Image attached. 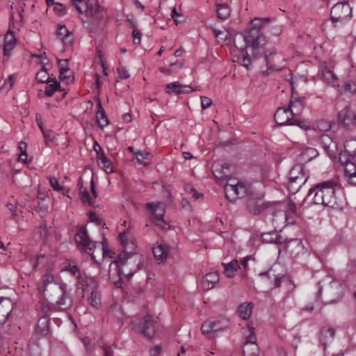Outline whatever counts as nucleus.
<instances>
[{"label":"nucleus","mask_w":356,"mask_h":356,"mask_svg":"<svg viewBox=\"0 0 356 356\" xmlns=\"http://www.w3.org/2000/svg\"><path fill=\"white\" fill-rule=\"evenodd\" d=\"M16 44V39L14 33L8 31L4 37L3 53L4 56H9Z\"/></svg>","instance_id":"2f4dec72"},{"label":"nucleus","mask_w":356,"mask_h":356,"mask_svg":"<svg viewBox=\"0 0 356 356\" xmlns=\"http://www.w3.org/2000/svg\"><path fill=\"white\" fill-rule=\"evenodd\" d=\"M42 134L47 145H48L49 143L52 142L55 138V136L52 132L42 130Z\"/></svg>","instance_id":"864d4df0"},{"label":"nucleus","mask_w":356,"mask_h":356,"mask_svg":"<svg viewBox=\"0 0 356 356\" xmlns=\"http://www.w3.org/2000/svg\"><path fill=\"white\" fill-rule=\"evenodd\" d=\"M280 209L275 210L273 213L272 222L275 228L284 227L287 224L289 214L286 211V204H282Z\"/></svg>","instance_id":"412c9836"},{"label":"nucleus","mask_w":356,"mask_h":356,"mask_svg":"<svg viewBox=\"0 0 356 356\" xmlns=\"http://www.w3.org/2000/svg\"><path fill=\"white\" fill-rule=\"evenodd\" d=\"M270 206L267 202L262 200V195L255 197L253 195L247 200V208L248 211L253 215H259L266 211Z\"/></svg>","instance_id":"ddd939ff"},{"label":"nucleus","mask_w":356,"mask_h":356,"mask_svg":"<svg viewBox=\"0 0 356 356\" xmlns=\"http://www.w3.org/2000/svg\"><path fill=\"white\" fill-rule=\"evenodd\" d=\"M49 323L48 316H42L40 317L35 327L36 332L42 336L47 335L49 333Z\"/></svg>","instance_id":"f704fd0d"},{"label":"nucleus","mask_w":356,"mask_h":356,"mask_svg":"<svg viewBox=\"0 0 356 356\" xmlns=\"http://www.w3.org/2000/svg\"><path fill=\"white\" fill-rule=\"evenodd\" d=\"M146 208L152 213L156 225L161 229H166L167 223L163 219L165 215L164 204L160 202L156 203L149 202L146 204Z\"/></svg>","instance_id":"f8f14e48"},{"label":"nucleus","mask_w":356,"mask_h":356,"mask_svg":"<svg viewBox=\"0 0 356 356\" xmlns=\"http://www.w3.org/2000/svg\"><path fill=\"white\" fill-rule=\"evenodd\" d=\"M99 165L107 173L110 174L113 172L111 161L108 159L105 154H99V158L97 159Z\"/></svg>","instance_id":"58836bf2"},{"label":"nucleus","mask_w":356,"mask_h":356,"mask_svg":"<svg viewBox=\"0 0 356 356\" xmlns=\"http://www.w3.org/2000/svg\"><path fill=\"white\" fill-rule=\"evenodd\" d=\"M224 267V274L227 277H233L238 268H240L237 260H232L228 264H222Z\"/></svg>","instance_id":"4c0bfd02"},{"label":"nucleus","mask_w":356,"mask_h":356,"mask_svg":"<svg viewBox=\"0 0 356 356\" xmlns=\"http://www.w3.org/2000/svg\"><path fill=\"white\" fill-rule=\"evenodd\" d=\"M132 323L135 328L138 329L143 336L149 339L153 338L156 321H154L150 315H146L141 323H138L136 319H134Z\"/></svg>","instance_id":"9b49d317"},{"label":"nucleus","mask_w":356,"mask_h":356,"mask_svg":"<svg viewBox=\"0 0 356 356\" xmlns=\"http://www.w3.org/2000/svg\"><path fill=\"white\" fill-rule=\"evenodd\" d=\"M224 190L225 196L229 201H234L238 198L243 197L247 193V188L244 184L224 186Z\"/></svg>","instance_id":"f3484780"},{"label":"nucleus","mask_w":356,"mask_h":356,"mask_svg":"<svg viewBox=\"0 0 356 356\" xmlns=\"http://www.w3.org/2000/svg\"><path fill=\"white\" fill-rule=\"evenodd\" d=\"M67 284H65L60 288V291H56L53 293L54 297L58 296L60 298L56 301V305L60 310H66L72 305V300L66 293Z\"/></svg>","instance_id":"6ab92c4d"},{"label":"nucleus","mask_w":356,"mask_h":356,"mask_svg":"<svg viewBox=\"0 0 356 356\" xmlns=\"http://www.w3.org/2000/svg\"><path fill=\"white\" fill-rule=\"evenodd\" d=\"M99 346L104 350V356H113V350L110 347L104 345L102 342H99Z\"/></svg>","instance_id":"052dcab7"},{"label":"nucleus","mask_w":356,"mask_h":356,"mask_svg":"<svg viewBox=\"0 0 356 356\" xmlns=\"http://www.w3.org/2000/svg\"><path fill=\"white\" fill-rule=\"evenodd\" d=\"M308 175L305 172V167L302 164L295 165L289 173L287 188L290 193H296L305 184Z\"/></svg>","instance_id":"0eeeda50"},{"label":"nucleus","mask_w":356,"mask_h":356,"mask_svg":"<svg viewBox=\"0 0 356 356\" xmlns=\"http://www.w3.org/2000/svg\"><path fill=\"white\" fill-rule=\"evenodd\" d=\"M217 7L216 14L218 17L224 20L227 19L229 17L231 13V9L229 6L225 3H221L218 4Z\"/></svg>","instance_id":"79ce46f5"},{"label":"nucleus","mask_w":356,"mask_h":356,"mask_svg":"<svg viewBox=\"0 0 356 356\" xmlns=\"http://www.w3.org/2000/svg\"><path fill=\"white\" fill-rule=\"evenodd\" d=\"M74 240L78 248L81 252L90 254L91 259L98 265L100 264V263L95 259V255L94 252H92L95 248L96 243L89 238L85 227L81 226L78 228L74 236Z\"/></svg>","instance_id":"423d86ee"},{"label":"nucleus","mask_w":356,"mask_h":356,"mask_svg":"<svg viewBox=\"0 0 356 356\" xmlns=\"http://www.w3.org/2000/svg\"><path fill=\"white\" fill-rule=\"evenodd\" d=\"M305 200L315 204L334 207L337 201L336 183L326 181L315 185L309 190Z\"/></svg>","instance_id":"7ed1b4c3"},{"label":"nucleus","mask_w":356,"mask_h":356,"mask_svg":"<svg viewBox=\"0 0 356 356\" xmlns=\"http://www.w3.org/2000/svg\"><path fill=\"white\" fill-rule=\"evenodd\" d=\"M200 99H201V107L202 109H207L211 106L212 100L210 98H209L207 97L202 96L200 97Z\"/></svg>","instance_id":"6e6d98bb"},{"label":"nucleus","mask_w":356,"mask_h":356,"mask_svg":"<svg viewBox=\"0 0 356 356\" xmlns=\"http://www.w3.org/2000/svg\"><path fill=\"white\" fill-rule=\"evenodd\" d=\"M40 309L43 313V316H47L48 312L51 310V306L46 302H41Z\"/></svg>","instance_id":"69168bd1"},{"label":"nucleus","mask_w":356,"mask_h":356,"mask_svg":"<svg viewBox=\"0 0 356 356\" xmlns=\"http://www.w3.org/2000/svg\"><path fill=\"white\" fill-rule=\"evenodd\" d=\"M98 111L96 113V118L99 126L103 129L108 124V120L106 115L105 111H104L100 101L97 103Z\"/></svg>","instance_id":"ea45409f"},{"label":"nucleus","mask_w":356,"mask_h":356,"mask_svg":"<svg viewBox=\"0 0 356 356\" xmlns=\"http://www.w3.org/2000/svg\"><path fill=\"white\" fill-rule=\"evenodd\" d=\"M338 122L348 129L356 127V114L350 107L346 106L338 114Z\"/></svg>","instance_id":"4468645a"},{"label":"nucleus","mask_w":356,"mask_h":356,"mask_svg":"<svg viewBox=\"0 0 356 356\" xmlns=\"http://www.w3.org/2000/svg\"><path fill=\"white\" fill-rule=\"evenodd\" d=\"M79 191L81 193V199L84 203H87L89 205L92 204V199L90 196L86 188H83V181H79Z\"/></svg>","instance_id":"a18cd8bd"},{"label":"nucleus","mask_w":356,"mask_h":356,"mask_svg":"<svg viewBox=\"0 0 356 356\" xmlns=\"http://www.w3.org/2000/svg\"><path fill=\"white\" fill-rule=\"evenodd\" d=\"M212 322V327L213 333L222 331L229 325V320L225 317H220L218 319L211 320Z\"/></svg>","instance_id":"a19ab883"},{"label":"nucleus","mask_w":356,"mask_h":356,"mask_svg":"<svg viewBox=\"0 0 356 356\" xmlns=\"http://www.w3.org/2000/svg\"><path fill=\"white\" fill-rule=\"evenodd\" d=\"M286 250L293 259L299 258L306 252L302 241L298 239H293L289 241L286 245Z\"/></svg>","instance_id":"aec40b11"},{"label":"nucleus","mask_w":356,"mask_h":356,"mask_svg":"<svg viewBox=\"0 0 356 356\" xmlns=\"http://www.w3.org/2000/svg\"><path fill=\"white\" fill-rule=\"evenodd\" d=\"M141 33L138 31L137 29H134L133 33H132V36H133V39H134V42L135 44H140V41H141Z\"/></svg>","instance_id":"e2e57ef3"},{"label":"nucleus","mask_w":356,"mask_h":356,"mask_svg":"<svg viewBox=\"0 0 356 356\" xmlns=\"http://www.w3.org/2000/svg\"><path fill=\"white\" fill-rule=\"evenodd\" d=\"M226 181L224 186H231L232 185H239L243 184L242 182L238 181L232 175L229 176L227 179L225 180Z\"/></svg>","instance_id":"bf43d9fd"},{"label":"nucleus","mask_w":356,"mask_h":356,"mask_svg":"<svg viewBox=\"0 0 356 356\" xmlns=\"http://www.w3.org/2000/svg\"><path fill=\"white\" fill-rule=\"evenodd\" d=\"M170 16L173 19V20L175 21V22L176 23V24H178V22H179V17H181V14L178 13L176 8H174L172 11H171V13H170Z\"/></svg>","instance_id":"338daca9"},{"label":"nucleus","mask_w":356,"mask_h":356,"mask_svg":"<svg viewBox=\"0 0 356 356\" xmlns=\"http://www.w3.org/2000/svg\"><path fill=\"white\" fill-rule=\"evenodd\" d=\"M59 71L60 74L64 72H69V68L67 67V60H58Z\"/></svg>","instance_id":"13d9d810"},{"label":"nucleus","mask_w":356,"mask_h":356,"mask_svg":"<svg viewBox=\"0 0 356 356\" xmlns=\"http://www.w3.org/2000/svg\"><path fill=\"white\" fill-rule=\"evenodd\" d=\"M65 284L56 279L51 272L47 271L42 277V285L38 288V290L44 296L51 298L54 295L53 293L56 291H60V288Z\"/></svg>","instance_id":"6e6552de"},{"label":"nucleus","mask_w":356,"mask_h":356,"mask_svg":"<svg viewBox=\"0 0 356 356\" xmlns=\"http://www.w3.org/2000/svg\"><path fill=\"white\" fill-rule=\"evenodd\" d=\"M36 79L38 82L45 83L51 80L48 76V74L45 68H42L36 74Z\"/></svg>","instance_id":"de8ad7c7"},{"label":"nucleus","mask_w":356,"mask_h":356,"mask_svg":"<svg viewBox=\"0 0 356 356\" xmlns=\"http://www.w3.org/2000/svg\"><path fill=\"white\" fill-rule=\"evenodd\" d=\"M245 42L244 46L238 47L235 42L236 48L241 50L248 49L250 52L252 58H259L264 56L266 65L267 67L273 70H278L279 68L273 65L272 63L275 59L272 56H277V51L274 47L266 49L265 47L267 44L266 36L263 33H257L255 31L252 32V34H245L243 37Z\"/></svg>","instance_id":"f257e3e1"},{"label":"nucleus","mask_w":356,"mask_h":356,"mask_svg":"<svg viewBox=\"0 0 356 356\" xmlns=\"http://www.w3.org/2000/svg\"><path fill=\"white\" fill-rule=\"evenodd\" d=\"M57 35L66 44L71 45L73 42V36L65 25H58Z\"/></svg>","instance_id":"72a5a7b5"},{"label":"nucleus","mask_w":356,"mask_h":356,"mask_svg":"<svg viewBox=\"0 0 356 356\" xmlns=\"http://www.w3.org/2000/svg\"><path fill=\"white\" fill-rule=\"evenodd\" d=\"M259 277L261 279H264V278L270 279V278L273 277V280L270 281V282L269 287L270 289L280 287L282 282L284 280L283 275H281V274L275 275L274 273H273L272 269H270L267 271L261 273L259 274Z\"/></svg>","instance_id":"bb28decb"},{"label":"nucleus","mask_w":356,"mask_h":356,"mask_svg":"<svg viewBox=\"0 0 356 356\" xmlns=\"http://www.w3.org/2000/svg\"><path fill=\"white\" fill-rule=\"evenodd\" d=\"M331 19L335 26L348 21L352 16V8L348 2L337 3L331 9Z\"/></svg>","instance_id":"1a4fd4ad"},{"label":"nucleus","mask_w":356,"mask_h":356,"mask_svg":"<svg viewBox=\"0 0 356 356\" xmlns=\"http://www.w3.org/2000/svg\"><path fill=\"white\" fill-rule=\"evenodd\" d=\"M77 11L83 15L84 23L91 19H99L102 17V10L97 0H71Z\"/></svg>","instance_id":"39448f33"},{"label":"nucleus","mask_w":356,"mask_h":356,"mask_svg":"<svg viewBox=\"0 0 356 356\" xmlns=\"http://www.w3.org/2000/svg\"><path fill=\"white\" fill-rule=\"evenodd\" d=\"M169 248L165 244H159L153 248L152 252L156 261L163 263L168 258Z\"/></svg>","instance_id":"c85d7f7f"},{"label":"nucleus","mask_w":356,"mask_h":356,"mask_svg":"<svg viewBox=\"0 0 356 356\" xmlns=\"http://www.w3.org/2000/svg\"><path fill=\"white\" fill-rule=\"evenodd\" d=\"M319 285L318 297L321 294L323 289L330 296L334 298H339L342 296L343 289L341 284L330 276H327L321 280Z\"/></svg>","instance_id":"9d476101"},{"label":"nucleus","mask_w":356,"mask_h":356,"mask_svg":"<svg viewBox=\"0 0 356 356\" xmlns=\"http://www.w3.org/2000/svg\"><path fill=\"white\" fill-rule=\"evenodd\" d=\"M293 117V114L286 106L279 108L274 115L275 120L279 125H290Z\"/></svg>","instance_id":"4be33fe9"},{"label":"nucleus","mask_w":356,"mask_h":356,"mask_svg":"<svg viewBox=\"0 0 356 356\" xmlns=\"http://www.w3.org/2000/svg\"><path fill=\"white\" fill-rule=\"evenodd\" d=\"M288 109L293 116L300 115L305 108V99L292 94Z\"/></svg>","instance_id":"393cba45"},{"label":"nucleus","mask_w":356,"mask_h":356,"mask_svg":"<svg viewBox=\"0 0 356 356\" xmlns=\"http://www.w3.org/2000/svg\"><path fill=\"white\" fill-rule=\"evenodd\" d=\"M319 143L325 152V153L330 157L335 156L336 151H337V145L332 140L330 136L328 135L323 134L319 138Z\"/></svg>","instance_id":"b1692460"},{"label":"nucleus","mask_w":356,"mask_h":356,"mask_svg":"<svg viewBox=\"0 0 356 356\" xmlns=\"http://www.w3.org/2000/svg\"><path fill=\"white\" fill-rule=\"evenodd\" d=\"M335 331L330 326H324L322 327L320 333V341L325 349L326 346L330 343L334 337Z\"/></svg>","instance_id":"cd10ccee"},{"label":"nucleus","mask_w":356,"mask_h":356,"mask_svg":"<svg viewBox=\"0 0 356 356\" xmlns=\"http://www.w3.org/2000/svg\"><path fill=\"white\" fill-rule=\"evenodd\" d=\"M113 264L117 268L120 279L128 280L143 266L144 257L140 254L123 252L119 254L118 260L110 264V267Z\"/></svg>","instance_id":"20e7f679"},{"label":"nucleus","mask_w":356,"mask_h":356,"mask_svg":"<svg viewBox=\"0 0 356 356\" xmlns=\"http://www.w3.org/2000/svg\"><path fill=\"white\" fill-rule=\"evenodd\" d=\"M13 309V303L9 298H0V324H4Z\"/></svg>","instance_id":"5701e85b"},{"label":"nucleus","mask_w":356,"mask_h":356,"mask_svg":"<svg viewBox=\"0 0 356 356\" xmlns=\"http://www.w3.org/2000/svg\"><path fill=\"white\" fill-rule=\"evenodd\" d=\"M219 277L216 272H210L207 273L202 280V286L204 290L213 289L218 282Z\"/></svg>","instance_id":"7c9ffc66"},{"label":"nucleus","mask_w":356,"mask_h":356,"mask_svg":"<svg viewBox=\"0 0 356 356\" xmlns=\"http://www.w3.org/2000/svg\"><path fill=\"white\" fill-rule=\"evenodd\" d=\"M241 65L248 68L251 63V58L252 57L250 55V52H249L248 49L241 50Z\"/></svg>","instance_id":"49530a36"},{"label":"nucleus","mask_w":356,"mask_h":356,"mask_svg":"<svg viewBox=\"0 0 356 356\" xmlns=\"http://www.w3.org/2000/svg\"><path fill=\"white\" fill-rule=\"evenodd\" d=\"M14 81L13 76H10L8 79H6L3 84L0 87V90L4 92H7L10 90L13 87Z\"/></svg>","instance_id":"603ef678"},{"label":"nucleus","mask_w":356,"mask_h":356,"mask_svg":"<svg viewBox=\"0 0 356 356\" xmlns=\"http://www.w3.org/2000/svg\"><path fill=\"white\" fill-rule=\"evenodd\" d=\"M88 218L90 222H95L97 225H99L101 223L100 218L94 212L90 211L88 213Z\"/></svg>","instance_id":"0e129e2a"},{"label":"nucleus","mask_w":356,"mask_h":356,"mask_svg":"<svg viewBox=\"0 0 356 356\" xmlns=\"http://www.w3.org/2000/svg\"><path fill=\"white\" fill-rule=\"evenodd\" d=\"M224 190L225 196L229 201H234L238 198L243 197L247 193V188L244 184L224 186Z\"/></svg>","instance_id":"dca6fc26"},{"label":"nucleus","mask_w":356,"mask_h":356,"mask_svg":"<svg viewBox=\"0 0 356 356\" xmlns=\"http://www.w3.org/2000/svg\"><path fill=\"white\" fill-rule=\"evenodd\" d=\"M270 22V19L266 18H254L252 20L248 27V31L245 34H252V32L255 31L257 33H262L261 29L263 26Z\"/></svg>","instance_id":"c756f323"},{"label":"nucleus","mask_w":356,"mask_h":356,"mask_svg":"<svg viewBox=\"0 0 356 356\" xmlns=\"http://www.w3.org/2000/svg\"><path fill=\"white\" fill-rule=\"evenodd\" d=\"M290 125L298 126L303 130H308V129H310V128H311V126L308 123H307L305 121L300 120L299 119L292 120Z\"/></svg>","instance_id":"8fccbe9b"},{"label":"nucleus","mask_w":356,"mask_h":356,"mask_svg":"<svg viewBox=\"0 0 356 356\" xmlns=\"http://www.w3.org/2000/svg\"><path fill=\"white\" fill-rule=\"evenodd\" d=\"M161 353V346H156L150 349L151 356H158Z\"/></svg>","instance_id":"774afa93"},{"label":"nucleus","mask_w":356,"mask_h":356,"mask_svg":"<svg viewBox=\"0 0 356 356\" xmlns=\"http://www.w3.org/2000/svg\"><path fill=\"white\" fill-rule=\"evenodd\" d=\"M261 240L263 242L277 244H280L284 242L283 238L276 232H270L261 234Z\"/></svg>","instance_id":"c9c22d12"},{"label":"nucleus","mask_w":356,"mask_h":356,"mask_svg":"<svg viewBox=\"0 0 356 356\" xmlns=\"http://www.w3.org/2000/svg\"><path fill=\"white\" fill-rule=\"evenodd\" d=\"M193 91L190 86L182 85L178 82H173L165 86V92L168 94H184L189 93Z\"/></svg>","instance_id":"a878e982"},{"label":"nucleus","mask_w":356,"mask_h":356,"mask_svg":"<svg viewBox=\"0 0 356 356\" xmlns=\"http://www.w3.org/2000/svg\"><path fill=\"white\" fill-rule=\"evenodd\" d=\"M343 90L345 92H348L351 95L356 92V83L349 81L345 83L343 86Z\"/></svg>","instance_id":"09e8293b"},{"label":"nucleus","mask_w":356,"mask_h":356,"mask_svg":"<svg viewBox=\"0 0 356 356\" xmlns=\"http://www.w3.org/2000/svg\"><path fill=\"white\" fill-rule=\"evenodd\" d=\"M252 309V303L243 302L238 307L237 313L241 318L246 320L250 317Z\"/></svg>","instance_id":"e433bc0d"},{"label":"nucleus","mask_w":356,"mask_h":356,"mask_svg":"<svg viewBox=\"0 0 356 356\" xmlns=\"http://www.w3.org/2000/svg\"><path fill=\"white\" fill-rule=\"evenodd\" d=\"M245 339L243 354L249 350H258V346L256 344L257 338L254 332V328L250 325H248L246 330L243 332Z\"/></svg>","instance_id":"a211bd4d"},{"label":"nucleus","mask_w":356,"mask_h":356,"mask_svg":"<svg viewBox=\"0 0 356 356\" xmlns=\"http://www.w3.org/2000/svg\"><path fill=\"white\" fill-rule=\"evenodd\" d=\"M323 80L328 84H330L332 87L338 88L339 87V81L334 74V72L327 68V67H324L322 69L321 73Z\"/></svg>","instance_id":"473e14b6"},{"label":"nucleus","mask_w":356,"mask_h":356,"mask_svg":"<svg viewBox=\"0 0 356 356\" xmlns=\"http://www.w3.org/2000/svg\"><path fill=\"white\" fill-rule=\"evenodd\" d=\"M66 270L74 275L77 280V287L76 295L83 298L84 291L90 292V295L88 298L90 305L98 309L101 305V297L97 291V283L94 277L88 276L84 272L81 271L76 266L69 265Z\"/></svg>","instance_id":"f03ea898"},{"label":"nucleus","mask_w":356,"mask_h":356,"mask_svg":"<svg viewBox=\"0 0 356 356\" xmlns=\"http://www.w3.org/2000/svg\"><path fill=\"white\" fill-rule=\"evenodd\" d=\"M340 161L344 165V175L346 179L356 173V167L353 162L347 160L343 161L341 158H340Z\"/></svg>","instance_id":"37998d69"},{"label":"nucleus","mask_w":356,"mask_h":356,"mask_svg":"<svg viewBox=\"0 0 356 356\" xmlns=\"http://www.w3.org/2000/svg\"><path fill=\"white\" fill-rule=\"evenodd\" d=\"M202 332L204 334H213V327H212V322H211V320L205 321L201 327Z\"/></svg>","instance_id":"3c124183"},{"label":"nucleus","mask_w":356,"mask_h":356,"mask_svg":"<svg viewBox=\"0 0 356 356\" xmlns=\"http://www.w3.org/2000/svg\"><path fill=\"white\" fill-rule=\"evenodd\" d=\"M234 166L227 163H215L212 165V170L214 177L219 181H223L232 175L234 171Z\"/></svg>","instance_id":"2eb2a0df"},{"label":"nucleus","mask_w":356,"mask_h":356,"mask_svg":"<svg viewBox=\"0 0 356 356\" xmlns=\"http://www.w3.org/2000/svg\"><path fill=\"white\" fill-rule=\"evenodd\" d=\"M136 159L138 163L143 164V160L146 159L149 156V154L146 152H137L134 153Z\"/></svg>","instance_id":"5fc2aeb1"},{"label":"nucleus","mask_w":356,"mask_h":356,"mask_svg":"<svg viewBox=\"0 0 356 356\" xmlns=\"http://www.w3.org/2000/svg\"><path fill=\"white\" fill-rule=\"evenodd\" d=\"M49 184L55 191H61L63 190V188L59 185L58 181L55 177L49 178Z\"/></svg>","instance_id":"4d7b16f0"},{"label":"nucleus","mask_w":356,"mask_h":356,"mask_svg":"<svg viewBox=\"0 0 356 356\" xmlns=\"http://www.w3.org/2000/svg\"><path fill=\"white\" fill-rule=\"evenodd\" d=\"M117 72L122 79H125L129 77L128 70L124 67H120L118 68Z\"/></svg>","instance_id":"680f3d73"},{"label":"nucleus","mask_w":356,"mask_h":356,"mask_svg":"<svg viewBox=\"0 0 356 356\" xmlns=\"http://www.w3.org/2000/svg\"><path fill=\"white\" fill-rule=\"evenodd\" d=\"M47 85L45 88L44 92L48 97H51L55 91L58 88L59 83L56 79H51L47 82Z\"/></svg>","instance_id":"c03bdc74"}]
</instances>
